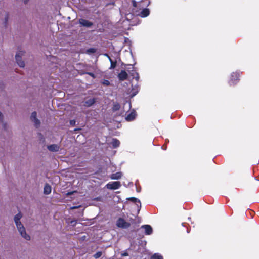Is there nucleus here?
I'll use <instances>...</instances> for the list:
<instances>
[{
	"label": "nucleus",
	"mask_w": 259,
	"mask_h": 259,
	"mask_svg": "<svg viewBox=\"0 0 259 259\" xmlns=\"http://www.w3.org/2000/svg\"><path fill=\"white\" fill-rule=\"evenodd\" d=\"M128 77V74L125 70H121L118 74V77L119 80L124 81L126 80Z\"/></svg>",
	"instance_id": "obj_9"
},
{
	"label": "nucleus",
	"mask_w": 259,
	"mask_h": 259,
	"mask_svg": "<svg viewBox=\"0 0 259 259\" xmlns=\"http://www.w3.org/2000/svg\"><path fill=\"white\" fill-rule=\"evenodd\" d=\"M106 56H108V57L110 60V63H111V66L110 67V69H113L115 68L116 66V62L113 61L112 60V59L110 57V56H109L107 54H106Z\"/></svg>",
	"instance_id": "obj_18"
},
{
	"label": "nucleus",
	"mask_w": 259,
	"mask_h": 259,
	"mask_svg": "<svg viewBox=\"0 0 259 259\" xmlns=\"http://www.w3.org/2000/svg\"><path fill=\"white\" fill-rule=\"evenodd\" d=\"M52 190L51 187L48 184L45 185L44 189V193L46 195H48L51 193Z\"/></svg>",
	"instance_id": "obj_14"
},
{
	"label": "nucleus",
	"mask_w": 259,
	"mask_h": 259,
	"mask_svg": "<svg viewBox=\"0 0 259 259\" xmlns=\"http://www.w3.org/2000/svg\"><path fill=\"white\" fill-rule=\"evenodd\" d=\"M128 199L130 200H131L132 202H133L135 203H138V204H139L140 207H141V202H140V201L138 199L135 198V197H131V198H129Z\"/></svg>",
	"instance_id": "obj_21"
},
{
	"label": "nucleus",
	"mask_w": 259,
	"mask_h": 259,
	"mask_svg": "<svg viewBox=\"0 0 259 259\" xmlns=\"http://www.w3.org/2000/svg\"><path fill=\"white\" fill-rule=\"evenodd\" d=\"M102 84L106 86H108L110 85V81L108 80L104 79L102 81Z\"/></svg>",
	"instance_id": "obj_25"
},
{
	"label": "nucleus",
	"mask_w": 259,
	"mask_h": 259,
	"mask_svg": "<svg viewBox=\"0 0 259 259\" xmlns=\"http://www.w3.org/2000/svg\"><path fill=\"white\" fill-rule=\"evenodd\" d=\"M73 123H75V121H74V120H71V121H70V124H73Z\"/></svg>",
	"instance_id": "obj_32"
},
{
	"label": "nucleus",
	"mask_w": 259,
	"mask_h": 259,
	"mask_svg": "<svg viewBox=\"0 0 259 259\" xmlns=\"http://www.w3.org/2000/svg\"><path fill=\"white\" fill-rule=\"evenodd\" d=\"M137 182H136V183H135L136 186H137Z\"/></svg>",
	"instance_id": "obj_38"
},
{
	"label": "nucleus",
	"mask_w": 259,
	"mask_h": 259,
	"mask_svg": "<svg viewBox=\"0 0 259 259\" xmlns=\"http://www.w3.org/2000/svg\"><path fill=\"white\" fill-rule=\"evenodd\" d=\"M9 15L7 14L5 17V25H6L7 22L8 21Z\"/></svg>",
	"instance_id": "obj_26"
},
{
	"label": "nucleus",
	"mask_w": 259,
	"mask_h": 259,
	"mask_svg": "<svg viewBox=\"0 0 259 259\" xmlns=\"http://www.w3.org/2000/svg\"><path fill=\"white\" fill-rule=\"evenodd\" d=\"M122 173L121 172H117L113 174L110 176V178L112 180H118L122 177Z\"/></svg>",
	"instance_id": "obj_13"
},
{
	"label": "nucleus",
	"mask_w": 259,
	"mask_h": 259,
	"mask_svg": "<svg viewBox=\"0 0 259 259\" xmlns=\"http://www.w3.org/2000/svg\"><path fill=\"white\" fill-rule=\"evenodd\" d=\"M93 50H94L93 49H90L89 51H90V52H94Z\"/></svg>",
	"instance_id": "obj_33"
},
{
	"label": "nucleus",
	"mask_w": 259,
	"mask_h": 259,
	"mask_svg": "<svg viewBox=\"0 0 259 259\" xmlns=\"http://www.w3.org/2000/svg\"><path fill=\"white\" fill-rule=\"evenodd\" d=\"M141 229H144L145 233L147 235H151L153 232V229L151 226L149 225H142L141 227Z\"/></svg>",
	"instance_id": "obj_8"
},
{
	"label": "nucleus",
	"mask_w": 259,
	"mask_h": 259,
	"mask_svg": "<svg viewBox=\"0 0 259 259\" xmlns=\"http://www.w3.org/2000/svg\"><path fill=\"white\" fill-rule=\"evenodd\" d=\"M28 1H29V0H24V3L25 4H26V3L28 2Z\"/></svg>",
	"instance_id": "obj_34"
},
{
	"label": "nucleus",
	"mask_w": 259,
	"mask_h": 259,
	"mask_svg": "<svg viewBox=\"0 0 259 259\" xmlns=\"http://www.w3.org/2000/svg\"><path fill=\"white\" fill-rule=\"evenodd\" d=\"M133 69H134V66L133 65H131V64H129L127 65V67H126V70L127 71H128L129 72H130L131 70L132 71H133ZM130 74L131 73H130Z\"/></svg>",
	"instance_id": "obj_24"
},
{
	"label": "nucleus",
	"mask_w": 259,
	"mask_h": 259,
	"mask_svg": "<svg viewBox=\"0 0 259 259\" xmlns=\"http://www.w3.org/2000/svg\"><path fill=\"white\" fill-rule=\"evenodd\" d=\"M47 148L51 152H57L59 150L60 147L57 144H52L48 146Z\"/></svg>",
	"instance_id": "obj_11"
},
{
	"label": "nucleus",
	"mask_w": 259,
	"mask_h": 259,
	"mask_svg": "<svg viewBox=\"0 0 259 259\" xmlns=\"http://www.w3.org/2000/svg\"><path fill=\"white\" fill-rule=\"evenodd\" d=\"M16 226L18 231L23 238L26 240H30V236L26 233L25 228L22 224L16 225Z\"/></svg>",
	"instance_id": "obj_1"
},
{
	"label": "nucleus",
	"mask_w": 259,
	"mask_h": 259,
	"mask_svg": "<svg viewBox=\"0 0 259 259\" xmlns=\"http://www.w3.org/2000/svg\"><path fill=\"white\" fill-rule=\"evenodd\" d=\"M87 74L89 75L90 76H91V77H93V78H95V74L93 73H92V72H87L86 73Z\"/></svg>",
	"instance_id": "obj_28"
},
{
	"label": "nucleus",
	"mask_w": 259,
	"mask_h": 259,
	"mask_svg": "<svg viewBox=\"0 0 259 259\" xmlns=\"http://www.w3.org/2000/svg\"><path fill=\"white\" fill-rule=\"evenodd\" d=\"M128 253L126 252H123L121 254L122 256H128Z\"/></svg>",
	"instance_id": "obj_29"
},
{
	"label": "nucleus",
	"mask_w": 259,
	"mask_h": 259,
	"mask_svg": "<svg viewBox=\"0 0 259 259\" xmlns=\"http://www.w3.org/2000/svg\"><path fill=\"white\" fill-rule=\"evenodd\" d=\"M111 145L113 148H117L119 146L120 141L117 139L114 138L111 142Z\"/></svg>",
	"instance_id": "obj_16"
},
{
	"label": "nucleus",
	"mask_w": 259,
	"mask_h": 259,
	"mask_svg": "<svg viewBox=\"0 0 259 259\" xmlns=\"http://www.w3.org/2000/svg\"><path fill=\"white\" fill-rule=\"evenodd\" d=\"M21 218H22V215H21V213H18L14 217V222L15 223L16 225H18L19 224H21V223L20 222V219Z\"/></svg>",
	"instance_id": "obj_15"
},
{
	"label": "nucleus",
	"mask_w": 259,
	"mask_h": 259,
	"mask_svg": "<svg viewBox=\"0 0 259 259\" xmlns=\"http://www.w3.org/2000/svg\"><path fill=\"white\" fill-rule=\"evenodd\" d=\"M150 11L147 8L143 9L140 12L139 16L141 17H146L149 15Z\"/></svg>",
	"instance_id": "obj_12"
},
{
	"label": "nucleus",
	"mask_w": 259,
	"mask_h": 259,
	"mask_svg": "<svg viewBox=\"0 0 259 259\" xmlns=\"http://www.w3.org/2000/svg\"><path fill=\"white\" fill-rule=\"evenodd\" d=\"M3 117L2 113L0 112V118H2Z\"/></svg>",
	"instance_id": "obj_35"
},
{
	"label": "nucleus",
	"mask_w": 259,
	"mask_h": 259,
	"mask_svg": "<svg viewBox=\"0 0 259 259\" xmlns=\"http://www.w3.org/2000/svg\"><path fill=\"white\" fill-rule=\"evenodd\" d=\"M140 191H141V188H138L137 187V192H140Z\"/></svg>",
	"instance_id": "obj_31"
},
{
	"label": "nucleus",
	"mask_w": 259,
	"mask_h": 259,
	"mask_svg": "<svg viewBox=\"0 0 259 259\" xmlns=\"http://www.w3.org/2000/svg\"><path fill=\"white\" fill-rule=\"evenodd\" d=\"M133 2V5H134V6H135V5H136V2L134 1Z\"/></svg>",
	"instance_id": "obj_36"
},
{
	"label": "nucleus",
	"mask_w": 259,
	"mask_h": 259,
	"mask_svg": "<svg viewBox=\"0 0 259 259\" xmlns=\"http://www.w3.org/2000/svg\"><path fill=\"white\" fill-rule=\"evenodd\" d=\"M24 52L23 51H18L15 55V59L17 63L20 67H24L25 63L23 61L21 60V57L23 55Z\"/></svg>",
	"instance_id": "obj_3"
},
{
	"label": "nucleus",
	"mask_w": 259,
	"mask_h": 259,
	"mask_svg": "<svg viewBox=\"0 0 259 259\" xmlns=\"http://www.w3.org/2000/svg\"><path fill=\"white\" fill-rule=\"evenodd\" d=\"M101 197H97L95 199V200H97V201H100L101 200Z\"/></svg>",
	"instance_id": "obj_30"
},
{
	"label": "nucleus",
	"mask_w": 259,
	"mask_h": 259,
	"mask_svg": "<svg viewBox=\"0 0 259 259\" xmlns=\"http://www.w3.org/2000/svg\"><path fill=\"white\" fill-rule=\"evenodd\" d=\"M131 75L133 76V78H135V79L137 80V81H138L139 79V74L138 73H137V72H132L131 73Z\"/></svg>",
	"instance_id": "obj_22"
},
{
	"label": "nucleus",
	"mask_w": 259,
	"mask_h": 259,
	"mask_svg": "<svg viewBox=\"0 0 259 259\" xmlns=\"http://www.w3.org/2000/svg\"><path fill=\"white\" fill-rule=\"evenodd\" d=\"M95 99L94 98H91L85 101L84 105L88 107H90L93 105L95 103Z\"/></svg>",
	"instance_id": "obj_17"
},
{
	"label": "nucleus",
	"mask_w": 259,
	"mask_h": 259,
	"mask_svg": "<svg viewBox=\"0 0 259 259\" xmlns=\"http://www.w3.org/2000/svg\"><path fill=\"white\" fill-rule=\"evenodd\" d=\"M116 225L119 228L126 229L131 226V224L126 222L124 219L119 218L116 222Z\"/></svg>",
	"instance_id": "obj_2"
},
{
	"label": "nucleus",
	"mask_w": 259,
	"mask_h": 259,
	"mask_svg": "<svg viewBox=\"0 0 259 259\" xmlns=\"http://www.w3.org/2000/svg\"><path fill=\"white\" fill-rule=\"evenodd\" d=\"M120 104L117 102H114L113 103V106L112 107V110L113 111H116L120 109Z\"/></svg>",
	"instance_id": "obj_19"
},
{
	"label": "nucleus",
	"mask_w": 259,
	"mask_h": 259,
	"mask_svg": "<svg viewBox=\"0 0 259 259\" xmlns=\"http://www.w3.org/2000/svg\"><path fill=\"white\" fill-rule=\"evenodd\" d=\"M70 224L72 226H75L76 224V220H72L70 221Z\"/></svg>",
	"instance_id": "obj_27"
},
{
	"label": "nucleus",
	"mask_w": 259,
	"mask_h": 259,
	"mask_svg": "<svg viewBox=\"0 0 259 259\" xmlns=\"http://www.w3.org/2000/svg\"><path fill=\"white\" fill-rule=\"evenodd\" d=\"M151 259H163V258L160 254L154 253L151 256Z\"/></svg>",
	"instance_id": "obj_20"
},
{
	"label": "nucleus",
	"mask_w": 259,
	"mask_h": 259,
	"mask_svg": "<svg viewBox=\"0 0 259 259\" xmlns=\"http://www.w3.org/2000/svg\"><path fill=\"white\" fill-rule=\"evenodd\" d=\"M79 24L81 26L85 27L87 28H90L94 24L93 22L82 18L79 19Z\"/></svg>",
	"instance_id": "obj_6"
},
{
	"label": "nucleus",
	"mask_w": 259,
	"mask_h": 259,
	"mask_svg": "<svg viewBox=\"0 0 259 259\" xmlns=\"http://www.w3.org/2000/svg\"><path fill=\"white\" fill-rule=\"evenodd\" d=\"M136 115L137 114L136 111L133 110L127 115L125 119L127 121H133L135 119Z\"/></svg>",
	"instance_id": "obj_10"
},
{
	"label": "nucleus",
	"mask_w": 259,
	"mask_h": 259,
	"mask_svg": "<svg viewBox=\"0 0 259 259\" xmlns=\"http://www.w3.org/2000/svg\"><path fill=\"white\" fill-rule=\"evenodd\" d=\"M189 230L188 229H187V233H189Z\"/></svg>",
	"instance_id": "obj_39"
},
{
	"label": "nucleus",
	"mask_w": 259,
	"mask_h": 259,
	"mask_svg": "<svg viewBox=\"0 0 259 259\" xmlns=\"http://www.w3.org/2000/svg\"><path fill=\"white\" fill-rule=\"evenodd\" d=\"M120 186L121 184L119 181L110 182L106 185V188L110 190H116L119 189Z\"/></svg>",
	"instance_id": "obj_4"
},
{
	"label": "nucleus",
	"mask_w": 259,
	"mask_h": 259,
	"mask_svg": "<svg viewBox=\"0 0 259 259\" xmlns=\"http://www.w3.org/2000/svg\"><path fill=\"white\" fill-rule=\"evenodd\" d=\"M239 76V72H233L231 75V78L229 81V83L230 85H233L236 83V81L238 80V77Z\"/></svg>",
	"instance_id": "obj_5"
},
{
	"label": "nucleus",
	"mask_w": 259,
	"mask_h": 259,
	"mask_svg": "<svg viewBox=\"0 0 259 259\" xmlns=\"http://www.w3.org/2000/svg\"><path fill=\"white\" fill-rule=\"evenodd\" d=\"M102 252L101 251H98L97 252H96L94 255V257L95 258H98L99 257H100L101 256H102Z\"/></svg>",
	"instance_id": "obj_23"
},
{
	"label": "nucleus",
	"mask_w": 259,
	"mask_h": 259,
	"mask_svg": "<svg viewBox=\"0 0 259 259\" xmlns=\"http://www.w3.org/2000/svg\"><path fill=\"white\" fill-rule=\"evenodd\" d=\"M37 113L34 111L33 112L31 115V120L32 121H33L34 123V124L36 127H38L40 126V121L37 118Z\"/></svg>",
	"instance_id": "obj_7"
},
{
	"label": "nucleus",
	"mask_w": 259,
	"mask_h": 259,
	"mask_svg": "<svg viewBox=\"0 0 259 259\" xmlns=\"http://www.w3.org/2000/svg\"><path fill=\"white\" fill-rule=\"evenodd\" d=\"M129 106H130V107L131 108V103H129Z\"/></svg>",
	"instance_id": "obj_37"
}]
</instances>
